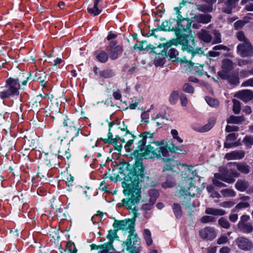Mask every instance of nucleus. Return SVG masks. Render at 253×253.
I'll return each instance as SVG.
<instances>
[{
    "mask_svg": "<svg viewBox=\"0 0 253 253\" xmlns=\"http://www.w3.org/2000/svg\"><path fill=\"white\" fill-rule=\"evenodd\" d=\"M79 127H81V126L78 123L76 122L74 124V125H72L70 126V127H68L67 129H66V131L67 133L69 134L70 136L71 134H73L74 132L77 130Z\"/></svg>",
    "mask_w": 253,
    "mask_h": 253,
    "instance_id": "obj_47",
    "label": "nucleus"
},
{
    "mask_svg": "<svg viewBox=\"0 0 253 253\" xmlns=\"http://www.w3.org/2000/svg\"><path fill=\"white\" fill-rule=\"evenodd\" d=\"M240 175V173L236 170L230 169L226 172L224 182L228 183H232L234 182L235 179L234 177H237Z\"/></svg>",
    "mask_w": 253,
    "mask_h": 253,
    "instance_id": "obj_20",
    "label": "nucleus"
},
{
    "mask_svg": "<svg viewBox=\"0 0 253 253\" xmlns=\"http://www.w3.org/2000/svg\"><path fill=\"white\" fill-rule=\"evenodd\" d=\"M228 80L230 84L234 85H237L239 84V79L238 75L235 73L229 75Z\"/></svg>",
    "mask_w": 253,
    "mask_h": 253,
    "instance_id": "obj_41",
    "label": "nucleus"
},
{
    "mask_svg": "<svg viewBox=\"0 0 253 253\" xmlns=\"http://www.w3.org/2000/svg\"><path fill=\"white\" fill-rule=\"evenodd\" d=\"M218 76L223 80H228L229 74V72H226L223 71H219L217 73Z\"/></svg>",
    "mask_w": 253,
    "mask_h": 253,
    "instance_id": "obj_61",
    "label": "nucleus"
},
{
    "mask_svg": "<svg viewBox=\"0 0 253 253\" xmlns=\"http://www.w3.org/2000/svg\"><path fill=\"white\" fill-rule=\"evenodd\" d=\"M245 156V152L242 150L233 151L230 153L226 154L225 158L228 160H240Z\"/></svg>",
    "mask_w": 253,
    "mask_h": 253,
    "instance_id": "obj_18",
    "label": "nucleus"
},
{
    "mask_svg": "<svg viewBox=\"0 0 253 253\" xmlns=\"http://www.w3.org/2000/svg\"><path fill=\"white\" fill-rule=\"evenodd\" d=\"M108 52L110 59L115 60L118 58L119 54L123 52V48L121 45H118L117 47L108 50Z\"/></svg>",
    "mask_w": 253,
    "mask_h": 253,
    "instance_id": "obj_23",
    "label": "nucleus"
},
{
    "mask_svg": "<svg viewBox=\"0 0 253 253\" xmlns=\"http://www.w3.org/2000/svg\"><path fill=\"white\" fill-rule=\"evenodd\" d=\"M201 222L202 223H206L209 222H214L216 221V218L210 215L203 216L201 218Z\"/></svg>",
    "mask_w": 253,
    "mask_h": 253,
    "instance_id": "obj_49",
    "label": "nucleus"
},
{
    "mask_svg": "<svg viewBox=\"0 0 253 253\" xmlns=\"http://www.w3.org/2000/svg\"><path fill=\"white\" fill-rule=\"evenodd\" d=\"M20 88V82L18 79L9 78L6 80L5 86L0 88V98L4 99L19 95Z\"/></svg>",
    "mask_w": 253,
    "mask_h": 253,
    "instance_id": "obj_7",
    "label": "nucleus"
},
{
    "mask_svg": "<svg viewBox=\"0 0 253 253\" xmlns=\"http://www.w3.org/2000/svg\"><path fill=\"white\" fill-rule=\"evenodd\" d=\"M197 37L202 42L209 43L212 42V37L210 31L202 29L198 33Z\"/></svg>",
    "mask_w": 253,
    "mask_h": 253,
    "instance_id": "obj_14",
    "label": "nucleus"
},
{
    "mask_svg": "<svg viewBox=\"0 0 253 253\" xmlns=\"http://www.w3.org/2000/svg\"><path fill=\"white\" fill-rule=\"evenodd\" d=\"M179 97L181 105L184 107L186 106L188 104V99L186 95L182 93L180 95Z\"/></svg>",
    "mask_w": 253,
    "mask_h": 253,
    "instance_id": "obj_58",
    "label": "nucleus"
},
{
    "mask_svg": "<svg viewBox=\"0 0 253 253\" xmlns=\"http://www.w3.org/2000/svg\"><path fill=\"white\" fill-rule=\"evenodd\" d=\"M135 223L134 219L117 220L114 218V222L113 224L114 229L119 230L126 231L128 230L129 234L126 241L122 244L123 247L126 246V250L129 252V253H140L138 247L135 245L140 240L137 234H134Z\"/></svg>",
    "mask_w": 253,
    "mask_h": 253,
    "instance_id": "obj_4",
    "label": "nucleus"
},
{
    "mask_svg": "<svg viewBox=\"0 0 253 253\" xmlns=\"http://www.w3.org/2000/svg\"><path fill=\"white\" fill-rule=\"evenodd\" d=\"M245 121L244 116H236L231 115L229 118L227 119V124H239Z\"/></svg>",
    "mask_w": 253,
    "mask_h": 253,
    "instance_id": "obj_31",
    "label": "nucleus"
},
{
    "mask_svg": "<svg viewBox=\"0 0 253 253\" xmlns=\"http://www.w3.org/2000/svg\"><path fill=\"white\" fill-rule=\"evenodd\" d=\"M215 123V120L214 119H211L207 124L200 128V131L204 132L210 130L214 126Z\"/></svg>",
    "mask_w": 253,
    "mask_h": 253,
    "instance_id": "obj_36",
    "label": "nucleus"
},
{
    "mask_svg": "<svg viewBox=\"0 0 253 253\" xmlns=\"http://www.w3.org/2000/svg\"><path fill=\"white\" fill-rule=\"evenodd\" d=\"M212 34L214 36V38L211 42L213 44L219 43L221 42V34L218 30H213L212 31Z\"/></svg>",
    "mask_w": 253,
    "mask_h": 253,
    "instance_id": "obj_42",
    "label": "nucleus"
},
{
    "mask_svg": "<svg viewBox=\"0 0 253 253\" xmlns=\"http://www.w3.org/2000/svg\"><path fill=\"white\" fill-rule=\"evenodd\" d=\"M237 228L239 231L244 234H250L253 231V226L250 222L237 225Z\"/></svg>",
    "mask_w": 253,
    "mask_h": 253,
    "instance_id": "obj_24",
    "label": "nucleus"
},
{
    "mask_svg": "<svg viewBox=\"0 0 253 253\" xmlns=\"http://www.w3.org/2000/svg\"><path fill=\"white\" fill-rule=\"evenodd\" d=\"M2 142L1 149L4 151L10 152L15 149V141L14 138L10 137L2 139Z\"/></svg>",
    "mask_w": 253,
    "mask_h": 253,
    "instance_id": "obj_12",
    "label": "nucleus"
},
{
    "mask_svg": "<svg viewBox=\"0 0 253 253\" xmlns=\"http://www.w3.org/2000/svg\"><path fill=\"white\" fill-rule=\"evenodd\" d=\"M211 16L208 14L195 15L193 18L198 23L207 24L211 20Z\"/></svg>",
    "mask_w": 253,
    "mask_h": 253,
    "instance_id": "obj_21",
    "label": "nucleus"
},
{
    "mask_svg": "<svg viewBox=\"0 0 253 253\" xmlns=\"http://www.w3.org/2000/svg\"><path fill=\"white\" fill-rule=\"evenodd\" d=\"M236 37L239 41L243 42H245L246 41H249V40L246 37L243 31H239L237 32L236 34Z\"/></svg>",
    "mask_w": 253,
    "mask_h": 253,
    "instance_id": "obj_53",
    "label": "nucleus"
},
{
    "mask_svg": "<svg viewBox=\"0 0 253 253\" xmlns=\"http://www.w3.org/2000/svg\"><path fill=\"white\" fill-rule=\"evenodd\" d=\"M212 182L214 186L217 187L218 188L225 187H226V185L222 182L218 180L216 178H213L212 180Z\"/></svg>",
    "mask_w": 253,
    "mask_h": 253,
    "instance_id": "obj_56",
    "label": "nucleus"
},
{
    "mask_svg": "<svg viewBox=\"0 0 253 253\" xmlns=\"http://www.w3.org/2000/svg\"><path fill=\"white\" fill-rule=\"evenodd\" d=\"M118 231L116 229H114V230L110 229L108 231V234L106 236V238L108 239V242L105 243V245L107 246L109 250L111 251H113L112 252H115V249L113 247V243L114 242V235L115 233H117Z\"/></svg>",
    "mask_w": 253,
    "mask_h": 253,
    "instance_id": "obj_16",
    "label": "nucleus"
},
{
    "mask_svg": "<svg viewBox=\"0 0 253 253\" xmlns=\"http://www.w3.org/2000/svg\"><path fill=\"white\" fill-rule=\"evenodd\" d=\"M177 44L178 43L176 42L175 44L167 42L166 43H159L158 46L160 48L164 47V49L162 50V55H164L167 57L169 56L172 61H177L182 63H187L188 65L193 66L194 63L192 62V60L194 57L191 58L190 54L187 52L189 56L183 55L182 58L178 57V52L177 50L171 47L172 44L175 45L176 46H177Z\"/></svg>",
    "mask_w": 253,
    "mask_h": 253,
    "instance_id": "obj_6",
    "label": "nucleus"
},
{
    "mask_svg": "<svg viewBox=\"0 0 253 253\" xmlns=\"http://www.w3.org/2000/svg\"><path fill=\"white\" fill-rule=\"evenodd\" d=\"M237 136L235 133H229L226 137V141H235L237 139Z\"/></svg>",
    "mask_w": 253,
    "mask_h": 253,
    "instance_id": "obj_64",
    "label": "nucleus"
},
{
    "mask_svg": "<svg viewBox=\"0 0 253 253\" xmlns=\"http://www.w3.org/2000/svg\"><path fill=\"white\" fill-rule=\"evenodd\" d=\"M154 133H150L149 131H145L140 136L142 137L141 140H139L137 143H136L137 147L135 149L130 153L131 158L135 160L132 165L129 163L123 162L121 163H126L128 165V171H130L132 169L135 167L137 163L143 167V173L145 177H148L149 179L152 180L154 183V186L155 185V181L152 178L149 177L146 175V172H145V167L142 163L143 158L147 159H161L163 162H166L164 168V170H172L171 162H173V159L175 158L173 156L171 157L169 154L174 153L176 151H179L178 153H184L183 151L178 147L175 146L173 144L171 146H164V140L158 141H148V139H152L154 137Z\"/></svg>",
    "mask_w": 253,
    "mask_h": 253,
    "instance_id": "obj_2",
    "label": "nucleus"
},
{
    "mask_svg": "<svg viewBox=\"0 0 253 253\" xmlns=\"http://www.w3.org/2000/svg\"><path fill=\"white\" fill-rule=\"evenodd\" d=\"M237 50L238 53L243 57H252L253 55V46L249 41L239 44Z\"/></svg>",
    "mask_w": 253,
    "mask_h": 253,
    "instance_id": "obj_9",
    "label": "nucleus"
},
{
    "mask_svg": "<svg viewBox=\"0 0 253 253\" xmlns=\"http://www.w3.org/2000/svg\"><path fill=\"white\" fill-rule=\"evenodd\" d=\"M105 244L97 245L95 244H92L90 245L91 250H98V253H116L112 252L109 250Z\"/></svg>",
    "mask_w": 253,
    "mask_h": 253,
    "instance_id": "obj_22",
    "label": "nucleus"
},
{
    "mask_svg": "<svg viewBox=\"0 0 253 253\" xmlns=\"http://www.w3.org/2000/svg\"><path fill=\"white\" fill-rule=\"evenodd\" d=\"M235 188L241 192L245 191L249 186V182L245 180H238L235 184Z\"/></svg>",
    "mask_w": 253,
    "mask_h": 253,
    "instance_id": "obj_28",
    "label": "nucleus"
},
{
    "mask_svg": "<svg viewBox=\"0 0 253 253\" xmlns=\"http://www.w3.org/2000/svg\"><path fill=\"white\" fill-rule=\"evenodd\" d=\"M75 135L74 136H72L73 134H71L69 137H71V139L70 140H69L68 144H70V143L71 142H73L75 140V138L79 136V135L80 134H81L82 135H83V133H82V129H81V127H79L78 129H77V130H76L75 132Z\"/></svg>",
    "mask_w": 253,
    "mask_h": 253,
    "instance_id": "obj_52",
    "label": "nucleus"
},
{
    "mask_svg": "<svg viewBox=\"0 0 253 253\" xmlns=\"http://www.w3.org/2000/svg\"><path fill=\"white\" fill-rule=\"evenodd\" d=\"M239 0H218L219 3H224L225 7L223 8V11L227 14H230L232 10L235 7V4Z\"/></svg>",
    "mask_w": 253,
    "mask_h": 253,
    "instance_id": "obj_17",
    "label": "nucleus"
},
{
    "mask_svg": "<svg viewBox=\"0 0 253 253\" xmlns=\"http://www.w3.org/2000/svg\"><path fill=\"white\" fill-rule=\"evenodd\" d=\"M250 204L248 202H240L235 206V209H242L249 208Z\"/></svg>",
    "mask_w": 253,
    "mask_h": 253,
    "instance_id": "obj_60",
    "label": "nucleus"
},
{
    "mask_svg": "<svg viewBox=\"0 0 253 253\" xmlns=\"http://www.w3.org/2000/svg\"><path fill=\"white\" fill-rule=\"evenodd\" d=\"M236 97L245 102H247L253 99V92L249 89H244L238 92Z\"/></svg>",
    "mask_w": 253,
    "mask_h": 253,
    "instance_id": "obj_13",
    "label": "nucleus"
},
{
    "mask_svg": "<svg viewBox=\"0 0 253 253\" xmlns=\"http://www.w3.org/2000/svg\"><path fill=\"white\" fill-rule=\"evenodd\" d=\"M235 203L232 201H226L220 203V205L221 207L224 208H231Z\"/></svg>",
    "mask_w": 253,
    "mask_h": 253,
    "instance_id": "obj_62",
    "label": "nucleus"
},
{
    "mask_svg": "<svg viewBox=\"0 0 253 253\" xmlns=\"http://www.w3.org/2000/svg\"><path fill=\"white\" fill-rule=\"evenodd\" d=\"M10 121L11 119L8 113L0 114V126H10Z\"/></svg>",
    "mask_w": 253,
    "mask_h": 253,
    "instance_id": "obj_27",
    "label": "nucleus"
},
{
    "mask_svg": "<svg viewBox=\"0 0 253 253\" xmlns=\"http://www.w3.org/2000/svg\"><path fill=\"white\" fill-rule=\"evenodd\" d=\"M118 128L119 129H120L122 131H125L126 132V133L124 135V136H126L127 134H129L131 135V137L132 138L131 139H129V140H128L125 146V147L126 149V150L128 152H130L131 151V146H132V144L134 143V141L136 139H137L138 141L136 143H137L138 142V141L139 140H141V138H142V137L140 136V135H141V134H143L144 132H142L140 134H139L138 136L135 135L134 134H132V132L130 131L128 129H127V126L125 124V122L123 121L122 122V125L121 126H119L118 127Z\"/></svg>",
    "mask_w": 253,
    "mask_h": 253,
    "instance_id": "obj_8",
    "label": "nucleus"
},
{
    "mask_svg": "<svg viewBox=\"0 0 253 253\" xmlns=\"http://www.w3.org/2000/svg\"><path fill=\"white\" fill-rule=\"evenodd\" d=\"M70 149L68 148L67 150H66L64 151H62L61 150H58L57 152V155L58 157L60 158L63 157L64 156L66 157L68 160H69L71 157V155L70 152H69Z\"/></svg>",
    "mask_w": 253,
    "mask_h": 253,
    "instance_id": "obj_45",
    "label": "nucleus"
},
{
    "mask_svg": "<svg viewBox=\"0 0 253 253\" xmlns=\"http://www.w3.org/2000/svg\"><path fill=\"white\" fill-rule=\"evenodd\" d=\"M51 152H52L51 151ZM59 158L56 153L52 152L48 160H46V165L49 168H56L59 164Z\"/></svg>",
    "mask_w": 253,
    "mask_h": 253,
    "instance_id": "obj_19",
    "label": "nucleus"
},
{
    "mask_svg": "<svg viewBox=\"0 0 253 253\" xmlns=\"http://www.w3.org/2000/svg\"><path fill=\"white\" fill-rule=\"evenodd\" d=\"M222 70L226 72H230L233 69V63L229 59H225L222 62Z\"/></svg>",
    "mask_w": 253,
    "mask_h": 253,
    "instance_id": "obj_30",
    "label": "nucleus"
},
{
    "mask_svg": "<svg viewBox=\"0 0 253 253\" xmlns=\"http://www.w3.org/2000/svg\"><path fill=\"white\" fill-rule=\"evenodd\" d=\"M172 211L177 219H180L182 216V212L181 207L179 204L174 203L172 206Z\"/></svg>",
    "mask_w": 253,
    "mask_h": 253,
    "instance_id": "obj_35",
    "label": "nucleus"
},
{
    "mask_svg": "<svg viewBox=\"0 0 253 253\" xmlns=\"http://www.w3.org/2000/svg\"><path fill=\"white\" fill-rule=\"evenodd\" d=\"M235 242L238 247L241 250L250 251L253 248V242L246 237H238Z\"/></svg>",
    "mask_w": 253,
    "mask_h": 253,
    "instance_id": "obj_10",
    "label": "nucleus"
},
{
    "mask_svg": "<svg viewBox=\"0 0 253 253\" xmlns=\"http://www.w3.org/2000/svg\"><path fill=\"white\" fill-rule=\"evenodd\" d=\"M206 100L207 103L211 107H216L219 105V102L216 99L210 97H207Z\"/></svg>",
    "mask_w": 253,
    "mask_h": 253,
    "instance_id": "obj_50",
    "label": "nucleus"
},
{
    "mask_svg": "<svg viewBox=\"0 0 253 253\" xmlns=\"http://www.w3.org/2000/svg\"><path fill=\"white\" fill-rule=\"evenodd\" d=\"M157 55L154 60V63L156 66H161L164 64L166 61V57L164 55H162V50L159 53H156Z\"/></svg>",
    "mask_w": 253,
    "mask_h": 253,
    "instance_id": "obj_26",
    "label": "nucleus"
},
{
    "mask_svg": "<svg viewBox=\"0 0 253 253\" xmlns=\"http://www.w3.org/2000/svg\"><path fill=\"white\" fill-rule=\"evenodd\" d=\"M238 170L244 174H248L250 172V167L245 163H233Z\"/></svg>",
    "mask_w": 253,
    "mask_h": 253,
    "instance_id": "obj_25",
    "label": "nucleus"
},
{
    "mask_svg": "<svg viewBox=\"0 0 253 253\" xmlns=\"http://www.w3.org/2000/svg\"><path fill=\"white\" fill-rule=\"evenodd\" d=\"M102 1V0H93V6L89 5L87 8L88 13L94 16L98 15L102 11L99 6V3Z\"/></svg>",
    "mask_w": 253,
    "mask_h": 253,
    "instance_id": "obj_15",
    "label": "nucleus"
},
{
    "mask_svg": "<svg viewBox=\"0 0 253 253\" xmlns=\"http://www.w3.org/2000/svg\"><path fill=\"white\" fill-rule=\"evenodd\" d=\"M219 225L223 228L228 229L230 226V224L225 217H221L218 219Z\"/></svg>",
    "mask_w": 253,
    "mask_h": 253,
    "instance_id": "obj_48",
    "label": "nucleus"
},
{
    "mask_svg": "<svg viewBox=\"0 0 253 253\" xmlns=\"http://www.w3.org/2000/svg\"><path fill=\"white\" fill-rule=\"evenodd\" d=\"M239 130V127L237 126H231L227 125L225 128V131L227 132H231L233 131H237Z\"/></svg>",
    "mask_w": 253,
    "mask_h": 253,
    "instance_id": "obj_63",
    "label": "nucleus"
},
{
    "mask_svg": "<svg viewBox=\"0 0 253 253\" xmlns=\"http://www.w3.org/2000/svg\"><path fill=\"white\" fill-rule=\"evenodd\" d=\"M183 91L188 93H193L194 92V88L193 86L189 83L185 84L183 86Z\"/></svg>",
    "mask_w": 253,
    "mask_h": 253,
    "instance_id": "obj_51",
    "label": "nucleus"
},
{
    "mask_svg": "<svg viewBox=\"0 0 253 253\" xmlns=\"http://www.w3.org/2000/svg\"><path fill=\"white\" fill-rule=\"evenodd\" d=\"M179 97V92L177 90H174L170 93L169 101L170 104L175 105L178 100Z\"/></svg>",
    "mask_w": 253,
    "mask_h": 253,
    "instance_id": "obj_37",
    "label": "nucleus"
},
{
    "mask_svg": "<svg viewBox=\"0 0 253 253\" xmlns=\"http://www.w3.org/2000/svg\"><path fill=\"white\" fill-rule=\"evenodd\" d=\"M99 75L101 78L106 79L114 77L115 75V73L113 70L105 69L100 71Z\"/></svg>",
    "mask_w": 253,
    "mask_h": 253,
    "instance_id": "obj_34",
    "label": "nucleus"
},
{
    "mask_svg": "<svg viewBox=\"0 0 253 253\" xmlns=\"http://www.w3.org/2000/svg\"><path fill=\"white\" fill-rule=\"evenodd\" d=\"M31 73H33L31 79L32 81H40L42 78H43L42 76V74H41L40 73H35V72H31Z\"/></svg>",
    "mask_w": 253,
    "mask_h": 253,
    "instance_id": "obj_57",
    "label": "nucleus"
},
{
    "mask_svg": "<svg viewBox=\"0 0 253 253\" xmlns=\"http://www.w3.org/2000/svg\"><path fill=\"white\" fill-rule=\"evenodd\" d=\"M232 102L233 103V111L234 114H238L241 111V104L239 101L233 99L232 100Z\"/></svg>",
    "mask_w": 253,
    "mask_h": 253,
    "instance_id": "obj_44",
    "label": "nucleus"
},
{
    "mask_svg": "<svg viewBox=\"0 0 253 253\" xmlns=\"http://www.w3.org/2000/svg\"><path fill=\"white\" fill-rule=\"evenodd\" d=\"M76 122L72 119L68 118V116H65L62 121L63 126L66 129H67L68 127H70L72 125H74Z\"/></svg>",
    "mask_w": 253,
    "mask_h": 253,
    "instance_id": "obj_38",
    "label": "nucleus"
},
{
    "mask_svg": "<svg viewBox=\"0 0 253 253\" xmlns=\"http://www.w3.org/2000/svg\"><path fill=\"white\" fill-rule=\"evenodd\" d=\"M193 177H191L187 181L186 179L183 182L179 192L178 196L181 199L182 205L189 210H192L196 208L195 202L191 201V197L195 196V193L192 192L193 189L195 191L199 192V189L196 187L193 183Z\"/></svg>",
    "mask_w": 253,
    "mask_h": 253,
    "instance_id": "obj_5",
    "label": "nucleus"
},
{
    "mask_svg": "<svg viewBox=\"0 0 253 253\" xmlns=\"http://www.w3.org/2000/svg\"><path fill=\"white\" fill-rule=\"evenodd\" d=\"M250 219V217L247 214H244L240 217V220L237 225H241L244 223H248V221Z\"/></svg>",
    "mask_w": 253,
    "mask_h": 253,
    "instance_id": "obj_54",
    "label": "nucleus"
},
{
    "mask_svg": "<svg viewBox=\"0 0 253 253\" xmlns=\"http://www.w3.org/2000/svg\"><path fill=\"white\" fill-rule=\"evenodd\" d=\"M144 238L146 241L147 246H149L152 245L153 241L151 238V233L150 231L148 229L144 230Z\"/></svg>",
    "mask_w": 253,
    "mask_h": 253,
    "instance_id": "obj_39",
    "label": "nucleus"
},
{
    "mask_svg": "<svg viewBox=\"0 0 253 253\" xmlns=\"http://www.w3.org/2000/svg\"><path fill=\"white\" fill-rule=\"evenodd\" d=\"M207 67L208 65L199 64V66H195V71L199 76L206 75L208 77L210 78V76L208 75L207 71L205 70Z\"/></svg>",
    "mask_w": 253,
    "mask_h": 253,
    "instance_id": "obj_32",
    "label": "nucleus"
},
{
    "mask_svg": "<svg viewBox=\"0 0 253 253\" xmlns=\"http://www.w3.org/2000/svg\"><path fill=\"white\" fill-rule=\"evenodd\" d=\"M176 22V26H173V23L170 20V22L165 20L161 25L155 29H153L148 33L141 30V33L143 37H150L154 36L156 39L159 38L156 33L159 31H173L176 36L175 42L182 46L183 51H187L190 54L191 58H193L198 55H204V50L201 47H195L196 43L195 37L192 34L191 27L192 21L188 18H182Z\"/></svg>",
    "mask_w": 253,
    "mask_h": 253,
    "instance_id": "obj_3",
    "label": "nucleus"
},
{
    "mask_svg": "<svg viewBox=\"0 0 253 253\" xmlns=\"http://www.w3.org/2000/svg\"><path fill=\"white\" fill-rule=\"evenodd\" d=\"M67 251H68L69 253H77V250L76 249L75 245L73 242L69 241L67 243L65 252H66Z\"/></svg>",
    "mask_w": 253,
    "mask_h": 253,
    "instance_id": "obj_43",
    "label": "nucleus"
},
{
    "mask_svg": "<svg viewBox=\"0 0 253 253\" xmlns=\"http://www.w3.org/2000/svg\"><path fill=\"white\" fill-rule=\"evenodd\" d=\"M221 194L224 197H235L236 195L235 192L230 189H222L220 191Z\"/></svg>",
    "mask_w": 253,
    "mask_h": 253,
    "instance_id": "obj_46",
    "label": "nucleus"
},
{
    "mask_svg": "<svg viewBox=\"0 0 253 253\" xmlns=\"http://www.w3.org/2000/svg\"><path fill=\"white\" fill-rule=\"evenodd\" d=\"M96 59L101 63H106L108 59L107 53L103 50H100L96 52Z\"/></svg>",
    "mask_w": 253,
    "mask_h": 253,
    "instance_id": "obj_33",
    "label": "nucleus"
},
{
    "mask_svg": "<svg viewBox=\"0 0 253 253\" xmlns=\"http://www.w3.org/2000/svg\"><path fill=\"white\" fill-rule=\"evenodd\" d=\"M111 143L113 144L115 150H117L119 152H121L123 146L122 145L118 144V140H116V139H114L111 141Z\"/></svg>",
    "mask_w": 253,
    "mask_h": 253,
    "instance_id": "obj_59",
    "label": "nucleus"
},
{
    "mask_svg": "<svg viewBox=\"0 0 253 253\" xmlns=\"http://www.w3.org/2000/svg\"><path fill=\"white\" fill-rule=\"evenodd\" d=\"M199 235L203 239L209 241L213 240L216 237L215 230L211 227H206L200 230Z\"/></svg>",
    "mask_w": 253,
    "mask_h": 253,
    "instance_id": "obj_11",
    "label": "nucleus"
},
{
    "mask_svg": "<svg viewBox=\"0 0 253 253\" xmlns=\"http://www.w3.org/2000/svg\"><path fill=\"white\" fill-rule=\"evenodd\" d=\"M244 20H240L234 23V27L236 30L241 29L246 24Z\"/></svg>",
    "mask_w": 253,
    "mask_h": 253,
    "instance_id": "obj_55",
    "label": "nucleus"
},
{
    "mask_svg": "<svg viewBox=\"0 0 253 253\" xmlns=\"http://www.w3.org/2000/svg\"><path fill=\"white\" fill-rule=\"evenodd\" d=\"M116 165H119V173L123 175L122 178L119 175L115 177L110 175L109 177L111 181H117L124 180L122 182V186L124 188L123 193L126 198L121 201V203L117 204L118 207L125 206L126 209L130 210V213L132 214L133 217L131 219H134L135 223V218L139 214L138 208L134 206L139 203L141 198L142 188H147L154 187V183L152 180L145 177L143 173V167L137 164L130 171H128V166L126 163H120L118 165L116 162H114Z\"/></svg>",
    "mask_w": 253,
    "mask_h": 253,
    "instance_id": "obj_1",
    "label": "nucleus"
},
{
    "mask_svg": "<svg viewBox=\"0 0 253 253\" xmlns=\"http://www.w3.org/2000/svg\"><path fill=\"white\" fill-rule=\"evenodd\" d=\"M243 142L247 148H251L253 145V136L246 135L243 138Z\"/></svg>",
    "mask_w": 253,
    "mask_h": 253,
    "instance_id": "obj_40",
    "label": "nucleus"
},
{
    "mask_svg": "<svg viewBox=\"0 0 253 253\" xmlns=\"http://www.w3.org/2000/svg\"><path fill=\"white\" fill-rule=\"evenodd\" d=\"M206 213L214 215L221 216L226 214L224 210L222 209H214L211 208H207L205 211Z\"/></svg>",
    "mask_w": 253,
    "mask_h": 253,
    "instance_id": "obj_29",
    "label": "nucleus"
}]
</instances>
